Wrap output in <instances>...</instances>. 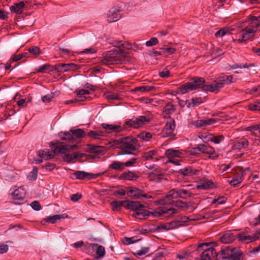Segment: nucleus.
I'll list each match as a JSON object with an SVG mask.
<instances>
[{
  "instance_id": "nucleus-60",
  "label": "nucleus",
  "mask_w": 260,
  "mask_h": 260,
  "mask_svg": "<svg viewBox=\"0 0 260 260\" xmlns=\"http://www.w3.org/2000/svg\"><path fill=\"white\" fill-rule=\"evenodd\" d=\"M242 180H243V179L241 177H235V178H234L232 180H231L230 181V184L231 185L236 186V185L241 183L242 181Z\"/></svg>"
},
{
  "instance_id": "nucleus-29",
  "label": "nucleus",
  "mask_w": 260,
  "mask_h": 260,
  "mask_svg": "<svg viewBox=\"0 0 260 260\" xmlns=\"http://www.w3.org/2000/svg\"><path fill=\"white\" fill-rule=\"evenodd\" d=\"M138 177L137 175L132 171L124 172L120 176V179L124 180H133Z\"/></svg>"
},
{
  "instance_id": "nucleus-16",
  "label": "nucleus",
  "mask_w": 260,
  "mask_h": 260,
  "mask_svg": "<svg viewBox=\"0 0 260 260\" xmlns=\"http://www.w3.org/2000/svg\"><path fill=\"white\" fill-rule=\"evenodd\" d=\"M120 17V10L117 7L111 8L107 14V20L109 22L116 21Z\"/></svg>"
},
{
  "instance_id": "nucleus-32",
  "label": "nucleus",
  "mask_w": 260,
  "mask_h": 260,
  "mask_svg": "<svg viewBox=\"0 0 260 260\" xmlns=\"http://www.w3.org/2000/svg\"><path fill=\"white\" fill-rule=\"evenodd\" d=\"M203 103V100L201 98H194L190 100L186 101V104L187 107L190 108L196 106H199L200 104Z\"/></svg>"
},
{
  "instance_id": "nucleus-10",
  "label": "nucleus",
  "mask_w": 260,
  "mask_h": 260,
  "mask_svg": "<svg viewBox=\"0 0 260 260\" xmlns=\"http://www.w3.org/2000/svg\"><path fill=\"white\" fill-rule=\"evenodd\" d=\"M258 232H257L256 234L250 235L249 232L245 230L237 234V238L241 243L248 244L259 239V237L258 235H258Z\"/></svg>"
},
{
  "instance_id": "nucleus-21",
  "label": "nucleus",
  "mask_w": 260,
  "mask_h": 260,
  "mask_svg": "<svg viewBox=\"0 0 260 260\" xmlns=\"http://www.w3.org/2000/svg\"><path fill=\"white\" fill-rule=\"evenodd\" d=\"M124 207L127 209L133 210L135 212L138 210L139 207H144L143 205L141 204L139 201H125Z\"/></svg>"
},
{
  "instance_id": "nucleus-26",
  "label": "nucleus",
  "mask_w": 260,
  "mask_h": 260,
  "mask_svg": "<svg viewBox=\"0 0 260 260\" xmlns=\"http://www.w3.org/2000/svg\"><path fill=\"white\" fill-rule=\"evenodd\" d=\"M25 4L23 2H20L19 3H15L10 8V11L13 13H16L17 14H21L22 13V9L24 7Z\"/></svg>"
},
{
  "instance_id": "nucleus-54",
  "label": "nucleus",
  "mask_w": 260,
  "mask_h": 260,
  "mask_svg": "<svg viewBox=\"0 0 260 260\" xmlns=\"http://www.w3.org/2000/svg\"><path fill=\"white\" fill-rule=\"evenodd\" d=\"M154 87L153 86H140L137 87L135 88L136 91H140L141 92H145V91H149L153 90Z\"/></svg>"
},
{
  "instance_id": "nucleus-59",
  "label": "nucleus",
  "mask_w": 260,
  "mask_h": 260,
  "mask_svg": "<svg viewBox=\"0 0 260 260\" xmlns=\"http://www.w3.org/2000/svg\"><path fill=\"white\" fill-rule=\"evenodd\" d=\"M74 93H76L77 95H88L90 94V92L88 90L81 89H76L75 90Z\"/></svg>"
},
{
  "instance_id": "nucleus-63",
  "label": "nucleus",
  "mask_w": 260,
  "mask_h": 260,
  "mask_svg": "<svg viewBox=\"0 0 260 260\" xmlns=\"http://www.w3.org/2000/svg\"><path fill=\"white\" fill-rule=\"evenodd\" d=\"M31 207L32 209L36 211H38L41 209V206L40 204L37 201H34L30 204Z\"/></svg>"
},
{
  "instance_id": "nucleus-53",
  "label": "nucleus",
  "mask_w": 260,
  "mask_h": 260,
  "mask_svg": "<svg viewBox=\"0 0 260 260\" xmlns=\"http://www.w3.org/2000/svg\"><path fill=\"white\" fill-rule=\"evenodd\" d=\"M38 175V169L36 167H34L32 170L30 172L28 176V178L30 180H35L37 179Z\"/></svg>"
},
{
  "instance_id": "nucleus-4",
  "label": "nucleus",
  "mask_w": 260,
  "mask_h": 260,
  "mask_svg": "<svg viewBox=\"0 0 260 260\" xmlns=\"http://www.w3.org/2000/svg\"><path fill=\"white\" fill-rule=\"evenodd\" d=\"M119 141L120 148L121 151V154H136V152L139 148L140 146L138 144V141L134 137H126L121 138Z\"/></svg>"
},
{
  "instance_id": "nucleus-44",
  "label": "nucleus",
  "mask_w": 260,
  "mask_h": 260,
  "mask_svg": "<svg viewBox=\"0 0 260 260\" xmlns=\"http://www.w3.org/2000/svg\"><path fill=\"white\" fill-rule=\"evenodd\" d=\"M125 201H113L111 203V206L113 211L118 210L122 206L124 207L125 205Z\"/></svg>"
},
{
  "instance_id": "nucleus-58",
  "label": "nucleus",
  "mask_w": 260,
  "mask_h": 260,
  "mask_svg": "<svg viewBox=\"0 0 260 260\" xmlns=\"http://www.w3.org/2000/svg\"><path fill=\"white\" fill-rule=\"evenodd\" d=\"M54 94L51 92L47 95L42 97V100L43 102H50L51 100L54 98Z\"/></svg>"
},
{
  "instance_id": "nucleus-1",
  "label": "nucleus",
  "mask_w": 260,
  "mask_h": 260,
  "mask_svg": "<svg viewBox=\"0 0 260 260\" xmlns=\"http://www.w3.org/2000/svg\"><path fill=\"white\" fill-rule=\"evenodd\" d=\"M194 253L198 255L195 260H243V252L235 248L230 246L222 248L220 252L217 253L209 243H202L197 247Z\"/></svg>"
},
{
  "instance_id": "nucleus-62",
  "label": "nucleus",
  "mask_w": 260,
  "mask_h": 260,
  "mask_svg": "<svg viewBox=\"0 0 260 260\" xmlns=\"http://www.w3.org/2000/svg\"><path fill=\"white\" fill-rule=\"evenodd\" d=\"M137 159V158H133L129 160H128L126 162H124V167H129L133 166L134 165L136 162Z\"/></svg>"
},
{
  "instance_id": "nucleus-14",
  "label": "nucleus",
  "mask_w": 260,
  "mask_h": 260,
  "mask_svg": "<svg viewBox=\"0 0 260 260\" xmlns=\"http://www.w3.org/2000/svg\"><path fill=\"white\" fill-rule=\"evenodd\" d=\"M52 71L57 72H67L70 70L75 71L78 69V66L73 63H58L52 67Z\"/></svg>"
},
{
  "instance_id": "nucleus-57",
  "label": "nucleus",
  "mask_w": 260,
  "mask_h": 260,
  "mask_svg": "<svg viewBox=\"0 0 260 260\" xmlns=\"http://www.w3.org/2000/svg\"><path fill=\"white\" fill-rule=\"evenodd\" d=\"M224 139V137L223 135H218V136H214L213 135V138H212V142H213L215 144H219L220 142H222Z\"/></svg>"
},
{
  "instance_id": "nucleus-11",
  "label": "nucleus",
  "mask_w": 260,
  "mask_h": 260,
  "mask_svg": "<svg viewBox=\"0 0 260 260\" xmlns=\"http://www.w3.org/2000/svg\"><path fill=\"white\" fill-rule=\"evenodd\" d=\"M175 126V120L173 118L169 117L162 130V136L164 137H170L174 139L175 136L174 134Z\"/></svg>"
},
{
  "instance_id": "nucleus-31",
  "label": "nucleus",
  "mask_w": 260,
  "mask_h": 260,
  "mask_svg": "<svg viewBox=\"0 0 260 260\" xmlns=\"http://www.w3.org/2000/svg\"><path fill=\"white\" fill-rule=\"evenodd\" d=\"M214 119H207L204 120H197L196 122V125L197 127H203L207 125H211L215 122Z\"/></svg>"
},
{
  "instance_id": "nucleus-30",
  "label": "nucleus",
  "mask_w": 260,
  "mask_h": 260,
  "mask_svg": "<svg viewBox=\"0 0 260 260\" xmlns=\"http://www.w3.org/2000/svg\"><path fill=\"white\" fill-rule=\"evenodd\" d=\"M161 176H162V174L161 172L159 171V168L157 169L156 172H150L148 173L149 179L156 182L160 181Z\"/></svg>"
},
{
  "instance_id": "nucleus-51",
  "label": "nucleus",
  "mask_w": 260,
  "mask_h": 260,
  "mask_svg": "<svg viewBox=\"0 0 260 260\" xmlns=\"http://www.w3.org/2000/svg\"><path fill=\"white\" fill-rule=\"evenodd\" d=\"M229 29L226 27H223L218 30L215 34L216 38L222 37L229 32Z\"/></svg>"
},
{
  "instance_id": "nucleus-46",
  "label": "nucleus",
  "mask_w": 260,
  "mask_h": 260,
  "mask_svg": "<svg viewBox=\"0 0 260 260\" xmlns=\"http://www.w3.org/2000/svg\"><path fill=\"white\" fill-rule=\"evenodd\" d=\"M54 66H51L49 64H45L42 66L39 67V68L36 69V71L37 73H46V71L50 70V71H52L51 70L53 69L52 67Z\"/></svg>"
},
{
  "instance_id": "nucleus-52",
  "label": "nucleus",
  "mask_w": 260,
  "mask_h": 260,
  "mask_svg": "<svg viewBox=\"0 0 260 260\" xmlns=\"http://www.w3.org/2000/svg\"><path fill=\"white\" fill-rule=\"evenodd\" d=\"M161 211L164 213H167L169 214H173L178 213L179 212V209H176L173 208H167L165 207H162Z\"/></svg>"
},
{
  "instance_id": "nucleus-45",
  "label": "nucleus",
  "mask_w": 260,
  "mask_h": 260,
  "mask_svg": "<svg viewBox=\"0 0 260 260\" xmlns=\"http://www.w3.org/2000/svg\"><path fill=\"white\" fill-rule=\"evenodd\" d=\"M160 49L161 51L159 54H165L167 55L173 54L176 51V49L172 47H162L160 48Z\"/></svg>"
},
{
  "instance_id": "nucleus-50",
  "label": "nucleus",
  "mask_w": 260,
  "mask_h": 260,
  "mask_svg": "<svg viewBox=\"0 0 260 260\" xmlns=\"http://www.w3.org/2000/svg\"><path fill=\"white\" fill-rule=\"evenodd\" d=\"M149 247H142L140 250L136 251L134 253V255L137 257L142 256L143 255H145L147 253H148L149 251Z\"/></svg>"
},
{
  "instance_id": "nucleus-3",
  "label": "nucleus",
  "mask_w": 260,
  "mask_h": 260,
  "mask_svg": "<svg viewBox=\"0 0 260 260\" xmlns=\"http://www.w3.org/2000/svg\"><path fill=\"white\" fill-rule=\"evenodd\" d=\"M129 57V53L124 52L121 48H119L104 53L100 62L102 64L108 66L113 64H122L128 61Z\"/></svg>"
},
{
  "instance_id": "nucleus-17",
  "label": "nucleus",
  "mask_w": 260,
  "mask_h": 260,
  "mask_svg": "<svg viewBox=\"0 0 260 260\" xmlns=\"http://www.w3.org/2000/svg\"><path fill=\"white\" fill-rule=\"evenodd\" d=\"M74 176L77 179L84 180L86 178L91 179L97 178L99 174H92L83 171H77L74 173Z\"/></svg>"
},
{
  "instance_id": "nucleus-19",
  "label": "nucleus",
  "mask_w": 260,
  "mask_h": 260,
  "mask_svg": "<svg viewBox=\"0 0 260 260\" xmlns=\"http://www.w3.org/2000/svg\"><path fill=\"white\" fill-rule=\"evenodd\" d=\"M237 238V234L230 231L224 234L220 238V241L224 244H229L233 242Z\"/></svg>"
},
{
  "instance_id": "nucleus-61",
  "label": "nucleus",
  "mask_w": 260,
  "mask_h": 260,
  "mask_svg": "<svg viewBox=\"0 0 260 260\" xmlns=\"http://www.w3.org/2000/svg\"><path fill=\"white\" fill-rule=\"evenodd\" d=\"M158 43V40L156 38H152L150 39V40L148 41H147L146 42V45L147 46H152L155 44H156Z\"/></svg>"
},
{
  "instance_id": "nucleus-38",
  "label": "nucleus",
  "mask_w": 260,
  "mask_h": 260,
  "mask_svg": "<svg viewBox=\"0 0 260 260\" xmlns=\"http://www.w3.org/2000/svg\"><path fill=\"white\" fill-rule=\"evenodd\" d=\"M199 137L202 139L204 143L211 142L213 138V135L207 132L199 134Z\"/></svg>"
},
{
  "instance_id": "nucleus-36",
  "label": "nucleus",
  "mask_w": 260,
  "mask_h": 260,
  "mask_svg": "<svg viewBox=\"0 0 260 260\" xmlns=\"http://www.w3.org/2000/svg\"><path fill=\"white\" fill-rule=\"evenodd\" d=\"M70 132L73 135L74 137L78 139L84 137L86 136L85 132L81 128H72L70 129Z\"/></svg>"
},
{
  "instance_id": "nucleus-49",
  "label": "nucleus",
  "mask_w": 260,
  "mask_h": 260,
  "mask_svg": "<svg viewBox=\"0 0 260 260\" xmlns=\"http://www.w3.org/2000/svg\"><path fill=\"white\" fill-rule=\"evenodd\" d=\"M88 149L91 153H100L104 150V147L100 146L90 145Z\"/></svg>"
},
{
  "instance_id": "nucleus-39",
  "label": "nucleus",
  "mask_w": 260,
  "mask_h": 260,
  "mask_svg": "<svg viewBox=\"0 0 260 260\" xmlns=\"http://www.w3.org/2000/svg\"><path fill=\"white\" fill-rule=\"evenodd\" d=\"M248 145V142L247 140L244 139L241 141L236 142L233 145V148L235 149H242L247 147Z\"/></svg>"
},
{
  "instance_id": "nucleus-15",
  "label": "nucleus",
  "mask_w": 260,
  "mask_h": 260,
  "mask_svg": "<svg viewBox=\"0 0 260 260\" xmlns=\"http://www.w3.org/2000/svg\"><path fill=\"white\" fill-rule=\"evenodd\" d=\"M196 149L202 153L210 155V158H216L218 156L215 153L214 148L210 145L199 144Z\"/></svg>"
},
{
  "instance_id": "nucleus-6",
  "label": "nucleus",
  "mask_w": 260,
  "mask_h": 260,
  "mask_svg": "<svg viewBox=\"0 0 260 260\" xmlns=\"http://www.w3.org/2000/svg\"><path fill=\"white\" fill-rule=\"evenodd\" d=\"M191 184H187L171 189L167 193V198H181L186 199L193 196L194 193L191 191L190 187Z\"/></svg>"
},
{
  "instance_id": "nucleus-13",
  "label": "nucleus",
  "mask_w": 260,
  "mask_h": 260,
  "mask_svg": "<svg viewBox=\"0 0 260 260\" xmlns=\"http://www.w3.org/2000/svg\"><path fill=\"white\" fill-rule=\"evenodd\" d=\"M174 198H167V194L164 199L159 200L158 203L161 205H172L175 207H178L180 209L184 208H188L187 204L182 201H173Z\"/></svg>"
},
{
  "instance_id": "nucleus-20",
  "label": "nucleus",
  "mask_w": 260,
  "mask_h": 260,
  "mask_svg": "<svg viewBox=\"0 0 260 260\" xmlns=\"http://www.w3.org/2000/svg\"><path fill=\"white\" fill-rule=\"evenodd\" d=\"M214 183L207 178L201 179L197 187L201 189H209L214 187Z\"/></svg>"
},
{
  "instance_id": "nucleus-2",
  "label": "nucleus",
  "mask_w": 260,
  "mask_h": 260,
  "mask_svg": "<svg viewBox=\"0 0 260 260\" xmlns=\"http://www.w3.org/2000/svg\"><path fill=\"white\" fill-rule=\"evenodd\" d=\"M50 146L53 149L52 151L45 149L39 151L38 156L45 159H50L54 157L56 154H64L66 152L72 151L77 148L76 145H66L63 142L57 141L51 142Z\"/></svg>"
},
{
  "instance_id": "nucleus-5",
  "label": "nucleus",
  "mask_w": 260,
  "mask_h": 260,
  "mask_svg": "<svg viewBox=\"0 0 260 260\" xmlns=\"http://www.w3.org/2000/svg\"><path fill=\"white\" fill-rule=\"evenodd\" d=\"M205 80L202 77H196L191 79V81L185 83L180 85L177 90V93L178 94H184L190 91L196 90L201 88L203 89V86L205 85Z\"/></svg>"
},
{
  "instance_id": "nucleus-41",
  "label": "nucleus",
  "mask_w": 260,
  "mask_h": 260,
  "mask_svg": "<svg viewBox=\"0 0 260 260\" xmlns=\"http://www.w3.org/2000/svg\"><path fill=\"white\" fill-rule=\"evenodd\" d=\"M179 222L178 221H175L174 222L166 223L165 224H161L158 226V229H163L166 230H169L170 229H174L175 228L177 224V223Z\"/></svg>"
},
{
  "instance_id": "nucleus-7",
  "label": "nucleus",
  "mask_w": 260,
  "mask_h": 260,
  "mask_svg": "<svg viewBox=\"0 0 260 260\" xmlns=\"http://www.w3.org/2000/svg\"><path fill=\"white\" fill-rule=\"evenodd\" d=\"M232 76H223L219 77L216 81L210 85H205L203 86V90L210 92H216L223 87L224 85L228 84L233 82Z\"/></svg>"
},
{
  "instance_id": "nucleus-12",
  "label": "nucleus",
  "mask_w": 260,
  "mask_h": 260,
  "mask_svg": "<svg viewBox=\"0 0 260 260\" xmlns=\"http://www.w3.org/2000/svg\"><path fill=\"white\" fill-rule=\"evenodd\" d=\"M127 194L129 197H133L136 199H139L141 198L145 199H152V196L148 195L144 191L137 187H129L127 192Z\"/></svg>"
},
{
  "instance_id": "nucleus-33",
  "label": "nucleus",
  "mask_w": 260,
  "mask_h": 260,
  "mask_svg": "<svg viewBox=\"0 0 260 260\" xmlns=\"http://www.w3.org/2000/svg\"><path fill=\"white\" fill-rule=\"evenodd\" d=\"M60 139L62 140H67L69 142H74L75 140L74 137L70 132H61L60 133Z\"/></svg>"
},
{
  "instance_id": "nucleus-8",
  "label": "nucleus",
  "mask_w": 260,
  "mask_h": 260,
  "mask_svg": "<svg viewBox=\"0 0 260 260\" xmlns=\"http://www.w3.org/2000/svg\"><path fill=\"white\" fill-rule=\"evenodd\" d=\"M259 26H260V23H253L252 25L243 28L241 31V37L238 39L237 41L241 43L252 39Z\"/></svg>"
},
{
  "instance_id": "nucleus-24",
  "label": "nucleus",
  "mask_w": 260,
  "mask_h": 260,
  "mask_svg": "<svg viewBox=\"0 0 260 260\" xmlns=\"http://www.w3.org/2000/svg\"><path fill=\"white\" fill-rule=\"evenodd\" d=\"M26 191L21 187L16 189L12 193V196L14 200H23L25 197Z\"/></svg>"
},
{
  "instance_id": "nucleus-25",
  "label": "nucleus",
  "mask_w": 260,
  "mask_h": 260,
  "mask_svg": "<svg viewBox=\"0 0 260 260\" xmlns=\"http://www.w3.org/2000/svg\"><path fill=\"white\" fill-rule=\"evenodd\" d=\"M157 155V151L155 150H151L148 151L144 152L142 155V158L146 160H155V161L158 160L159 159L156 156Z\"/></svg>"
},
{
  "instance_id": "nucleus-40",
  "label": "nucleus",
  "mask_w": 260,
  "mask_h": 260,
  "mask_svg": "<svg viewBox=\"0 0 260 260\" xmlns=\"http://www.w3.org/2000/svg\"><path fill=\"white\" fill-rule=\"evenodd\" d=\"M111 44L113 46L117 48L122 47L128 49L131 48V46L129 44L123 41H114Z\"/></svg>"
},
{
  "instance_id": "nucleus-64",
  "label": "nucleus",
  "mask_w": 260,
  "mask_h": 260,
  "mask_svg": "<svg viewBox=\"0 0 260 260\" xmlns=\"http://www.w3.org/2000/svg\"><path fill=\"white\" fill-rule=\"evenodd\" d=\"M159 75L162 78L169 77L170 76V71L168 70L165 69L164 70L159 73Z\"/></svg>"
},
{
  "instance_id": "nucleus-18",
  "label": "nucleus",
  "mask_w": 260,
  "mask_h": 260,
  "mask_svg": "<svg viewBox=\"0 0 260 260\" xmlns=\"http://www.w3.org/2000/svg\"><path fill=\"white\" fill-rule=\"evenodd\" d=\"M101 126L105 130L109 131V133H119L124 131V127L120 125L102 123Z\"/></svg>"
},
{
  "instance_id": "nucleus-56",
  "label": "nucleus",
  "mask_w": 260,
  "mask_h": 260,
  "mask_svg": "<svg viewBox=\"0 0 260 260\" xmlns=\"http://www.w3.org/2000/svg\"><path fill=\"white\" fill-rule=\"evenodd\" d=\"M189 251H183L177 255V257L180 259H183L187 258L190 254Z\"/></svg>"
},
{
  "instance_id": "nucleus-42",
  "label": "nucleus",
  "mask_w": 260,
  "mask_h": 260,
  "mask_svg": "<svg viewBox=\"0 0 260 260\" xmlns=\"http://www.w3.org/2000/svg\"><path fill=\"white\" fill-rule=\"evenodd\" d=\"M247 108L248 110L252 111H260V100L249 104Z\"/></svg>"
},
{
  "instance_id": "nucleus-48",
  "label": "nucleus",
  "mask_w": 260,
  "mask_h": 260,
  "mask_svg": "<svg viewBox=\"0 0 260 260\" xmlns=\"http://www.w3.org/2000/svg\"><path fill=\"white\" fill-rule=\"evenodd\" d=\"M28 51L30 54L36 56H38L42 54V52L41 51L40 48L38 46H31L29 47L28 49Z\"/></svg>"
},
{
  "instance_id": "nucleus-43",
  "label": "nucleus",
  "mask_w": 260,
  "mask_h": 260,
  "mask_svg": "<svg viewBox=\"0 0 260 260\" xmlns=\"http://www.w3.org/2000/svg\"><path fill=\"white\" fill-rule=\"evenodd\" d=\"M91 246L92 248L94 247H97L98 249L96 251V254L98 255L99 257H103L105 254V249L104 246L102 245L99 246L97 244H91Z\"/></svg>"
},
{
  "instance_id": "nucleus-34",
  "label": "nucleus",
  "mask_w": 260,
  "mask_h": 260,
  "mask_svg": "<svg viewBox=\"0 0 260 260\" xmlns=\"http://www.w3.org/2000/svg\"><path fill=\"white\" fill-rule=\"evenodd\" d=\"M165 154L169 159L179 157L181 153L179 150L169 149L165 152Z\"/></svg>"
},
{
  "instance_id": "nucleus-9",
  "label": "nucleus",
  "mask_w": 260,
  "mask_h": 260,
  "mask_svg": "<svg viewBox=\"0 0 260 260\" xmlns=\"http://www.w3.org/2000/svg\"><path fill=\"white\" fill-rule=\"evenodd\" d=\"M150 119L151 118L149 117L145 116H140L138 118L127 119L122 126L124 127V131L130 127L138 128L145 124L146 122H149Z\"/></svg>"
},
{
  "instance_id": "nucleus-27",
  "label": "nucleus",
  "mask_w": 260,
  "mask_h": 260,
  "mask_svg": "<svg viewBox=\"0 0 260 260\" xmlns=\"http://www.w3.org/2000/svg\"><path fill=\"white\" fill-rule=\"evenodd\" d=\"M68 217L67 214H60V215H54L53 216H50L45 218L42 221L46 222H49L51 223H54L57 220H59L61 218H64Z\"/></svg>"
},
{
  "instance_id": "nucleus-28",
  "label": "nucleus",
  "mask_w": 260,
  "mask_h": 260,
  "mask_svg": "<svg viewBox=\"0 0 260 260\" xmlns=\"http://www.w3.org/2000/svg\"><path fill=\"white\" fill-rule=\"evenodd\" d=\"M143 208L144 207H139L138 210L135 212L134 216L136 218L141 219L150 215L149 212L145 210Z\"/></svg>"
},
{
  "instance_id": "nucleus-47",
  "label": "nucleus",
  "mask_w": 260,
  "mask_h": 260,
  "mask_svg": "<svg viewBox=\"0 0 260 260\" xmlns=\"http://www.w3.org/2000/svg\"><path fill=\"white\" fill-rule=\"evenodd\" d=\"M138 137L143 141H148L152 138V135L150 133L143 132L139 134Z\"/></svg>"
},
{
  "instance_id": "nucleus-23",
  "label": "nucleus",
  "mask_w": 260,
  "mask_h": 260,
  "mask_svg": "<svg viewBox=\"0 0 260 260\" xmlns=\"http://www.w3.org/2000/svg\"><path fill=\"white\" fill-rule=\"evenodd\" d=\"M66 152L64 153L65 155L63 157V159L68 163L71 162L74 159L81 158L85 155V154L79 152H75L72 154H66Z\"/></svg>"
},
{
  "instance_id": "nucleus-55",
  "label": "nucleus",
  "mask_w": 260,
  "mask_h": 260,
  "mask_svg": "<svg viewBox=\"0 0 260 260\" xmlns=\"http://www.w3.org/2000/svg\"><path fill=\"white\" fill-rule=\"evenodd\" d=\"M226 201V198L224 196L219 197L217 199H214L212 201V204H223L225 203Z\"/></svg>"
},
{
  "instance_id": "nucleus-35",
  "label": "nucleus",
  "mask_w": 260,
  "mask_h": 260,
  "mask_svg": "<svg viewBox=\"0 0 260 260\" xmlns=\"http://www.w3.org/2000/svg\"><path fill=\"white\" fill-rule=\"evenodd\" d=\"M173 105L172 104L168 103L164 107L162 112V115L164 117H167L170 114L174 111Z\"/></svg>"
},
{
  "instance_id": "nucleus-37",
  "label": "nucleus",
  "mask_w": 260,
  "mask_h": 260,
  "mask_svg": "<svg viewBox=\"0 0 260 260\" xmlns=\"http://www.w3.org/2000/svg\"><path fill=\"white\" fill-rule=\"evenodd\" d=\"M109 168L121 171L124 169V162H122L118 161H113L110 166Z\"/></svg>"
},
{
  "instance_id": "nucleus-22",
  "label": "nucleus",
  "mask_w": 260,
  "mask_h": 260,
  "mask_svg": "<svg viewBox=\"0 0 260 260\" xmlns=\"http://www.w3.org/2000/svg\"><path fill=\"white\" fill-rule=\"evenodd\" d=\"M179 172L183 175L186 176H192L198 175L199 174V171L198 170L190 166L180 169Z\"/></svg>"
}]
</instances>
